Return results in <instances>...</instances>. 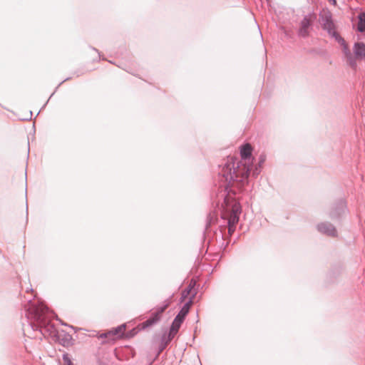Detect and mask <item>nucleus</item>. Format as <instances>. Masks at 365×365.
Masks as SVG:
<instances>
[{"instance_id": "aec40b11", "label": "nucleus", "mask_w": 365, "mask_h": 365, "mask_svg": "<svg viewBox=\"0 0 365 365\" xmlns=\"http://www.w3.org/2000/svg\"><path fill=\"white\" fill-rule=\"evenodd\" d=\"M266 156L264 155H260L259 158L258 165L259 168H262V165L265 162Z\"/></svg>"}, {"instance_id": "423d86ee", "label": "nucleus", "mask_w": 365, "mask_h": 365, "mask_svg": "<svg viewBox=\"0 0 365 365\" xmlns=\"http://www.w3.org/2000/svg\"><path fill=\"white\" fill-rule=\"evenodd\" d=\"M317 230L321 234L329 237H336L337 235L336 227L329 222H322L317 224Z\"/></svg>"}, {"instance_id": "b1692460", "label": "nucleus", "mask_w": 365, "mask_h": 365, "mask_svg": "<svg viewBox=\"0 0 365 365\" xmlns=\"http://www.w3.org/2000/svg\"><path fill=\"white\" fill-rule=\"evenodd\" d=\"M68 79H69L68 78H66L64 81H63L62 82H61V83H59L58 86H59L60 85H61L64 81H68Z\"/></svg>"}, {"instance_id": "39448f33", "label": "nucleus", "mask_w": 365, "mask_h": 365, "mask_svg": "<svg viewBox=\"0 0 365 365\" xmlns=\"http://www.w3.org/2000/svg\"><path fill=\"white\" fill-rule=\"evenodd\" d=\"M316 16L314 14H309L304 16L300 22V27L298 31L299 36L302 38H307L309 35V29L312 25L314 20Z\"/></svg>"}, {"instance_id": "ddd939ff", "label": "nucleus", "mask_w": 365, "mask_h": 365, "mask_svg": "<svg viewBox=\"0 0 365 365\" xmlns=\"http://www.w3.org/2000/svg\"><path fill=\"white\" fill-rule=\"evenodd\" d=\"M196 284V282L192 279L188 285V287L182 292L181 302L184 301V299L187 297L188 294L191 292L192 289Z\"/></svg>"}, {"instance_id": "f8f14e48", "label": "nucleus", "mask_w": 365, "mask_h": 365, "mask_svg": "<svg viewBox=\"0 0 365 365\" xmlns=\"http://www.w3.org/2000/svg\"><path fill=\"white\" fill-rule=\"evenodd\" d=\"M324 31H327V32L328 33V34L330 36H332L333 35H334L336 33H337L336 31V26H335V24L333 21V20L331 19V21H329V23H327L323 28H322Z\"/></svg>"}, {"instance_id": "9b49d317", "label": "nucleus", "mask_w": 365, "mask_h": 365, "mask_svg": "<svg viewBox=\"0 0 365 365\" xmlns=\"http://www.w3.org/2000/svg\"><path fill=\"white\" fill-rule=\"evenodd\" d=\"M358 19L357 30L359 32L363 33L365 31V12L360 13L358 16Z\"/></svg>"}, {"instance_id": "4468645a", "label": "nucleus", "mask_w": 365, "mask_h": 365, "mask_svg": "<svg viewBox=\"0 0 365 365\" xmlns=\"http://www.w3.org/2000/svg\"><path fill=\"white\" fill-rule=\"evenodd\" d=\"M158 321H159V319H158V317H155L153 314L152 316L148 319H147L146 321H145L144 322L142 323V327H143V329H146V328L155 324Z\"/></svg>"}, {"instance_id": "0eeeda50", "label": "nucleus", "mask_w": 365, "mask_h": 365, "mask_svg": "<svg viewBox=\"0 0 365 365\" xmlns=\"http://www.w3.org/2000/svg\"><path fill=\"white\" fill-rule=\"evenodd\" d=\"M346 209V202L341 199L332 207L329 215L332 220L338 219L344 214Z\"/></svg>"}, {"instance_id": "6e6552de", "label": "nucleus", "mask_w": 365, "mask_h": 365, "mask_svg": "<svg viewBox=\"0 0 365 365\" xmlns=\"http://www.w3.org/2000/svg\"><path fill=\"white\" fill-rule=\"evenodd\" d=\"M196 294H197V292H195L192 294V297H190L189 301L187 302L182 306V307L181 308V309L180 310V312H178V314H177V316L175 318L176 322H180V323L183 322L185 317L187 316V314H188V312L190 311V307L192 304L193 299H194L195 296L196 295Z\"/></svg>"}, {"instance_id": "1a4fd4ad", "label": "nucleus", "mask_w": 365, "mask_h": 365, "mask_svg": "<svg viewBox=\"0 0 365 365\" xmlns=\"http://www.w3.org/2000/svg\"><path fill=\"white\" fill-rule=\"evenodd\" d=\"M331 37L334 38L335 39V41L336 42H338L342 47V52L344 56V58L346 57V56H349V58H351V51H350L347 43H346L344 38H342L338 32L336 33L334 35H333Z\"/></svg>"}, {"instance_id": "dca6fc26", "label": "nucleus", "mask_w": 365, "mask_h": 365, "mask_svg": "<svg viewBox=\"0 0 365 365\" xmlns=\"http://www.w3.org/2000/svg\"><path fill=\"white\" fill-rule=\"evenodd\" d=\"M125 325L122 324V325H120V326L115 327L113 330L109 331L108 334H111L112 336H120V335L123 334V332L125 330Z\"/></svg>"}, {"instance_id": "a211bd4d", "label": "nucleus", "mask_w": 365, "mask_h": 365, "mask_svg": "<svg viewBox=\"0 0 365 365\" xmlns=\"http://www.w3.org/2000/svg\"><path fill=\"white\" fill-rule=\"evenodd\" d=\"M62 359L63 361V365H73V362L71 361V359H70L67 353L63 354Z\"/></svg>"}, {"instance_id": "2eb2a0df", "label": "nucleus", "mask_w": 365, "mask_h": 365, "mask_svg": "<svg viewBox=\"0 0 365 365\" xmlns=\"http://www.w3.org/2000/svg\"><path fill=\"white\" fill-rule=\"evenodd\" d=\"M331 19H332V17L329 13L320 15L319 23H320L322 27L323 28Z\"/></svg>"}, {"instance_id": "6ab92c4d", "label": "nucleus", "mask_w": 365, "mask_h": 365, "mask_svg": "<svg viewBox=\"0 0 365 365\" xmlns=\"http://www.w3.org/2000/svg\"><path fill=\"white\" fill-rule=\"evenodd\" d=\"M261 172V168L259 167L258 164L255 166L253 172H252V175L256 178L258 176V175Z\"/></svg>"}, {"instance_id": "393cba45", "label": "nucleus", "mask_w": 365, "mask_h": 365, "mask_svg": "<svg viewBox=\"0 0 365 365\" xmlns=\"http://www.w3.org/2000/svg\"><path fill=\"white\" fill-rule=\"evenodd\" d=\"M66 339H71V336L69 334H67V335L66 336Z\"/></svg>"}, {"instance_id": "7ed1b4c3", "label": "nucleus", "mask_w": 365, "mask_h": 365, "mask_svg": "<svg viewBox=\"0 0 365 365\" xmlns=\"http://www.w3.org/2000/svg\"><path fill=\"white\" fill-rule=\"evenodd\" d=\"M353 52H351V58L346 56L345 60L346 64L354 71L357 68V61L365 59V43L363 42H356L353 46Z\"/></svg>"}, {"instance_id": "f03ea898", "label": "nucleus", "mask_w": 365, "mask_h": 365, "mask_svg": "<svg viewBox=\"0 0 365 365\" xmlns=\"http://www.w3.org/2000/svg\"><path fill=\"white\" fill-rule=\"evenodd\" d=\"M27 324H23V330L26 331V327L33 331H39L43 336L56 335V328L50 322L53 313L42 303L35 304L29 299L24 304Z\"/></svg>"}, {"instance_id": "20e7f679", "label": "nucleus", "mask_w": 365, "mask_h": 365, "mask_svg": "<svg viewBox=\"0 0 365 365\" xmlns=\"http://www.w3.org/2000/svg\"><path fill=\"white\" fill-rule=\"evenodd\" d=\"M228 199L225 197L224 201L228 204ZM227 209L229 211L227 216V224L231 226H235L239 221V215L241 213V206L237 202H232L230 207L227 205Z\"/></svg>"}, {"instance_id": "9d476101", "label": "nucleus", "mask_w": 365, "mask_h": 365, "mask_svg": "<svg viewBox=\"0 0 365 365\" xmlns=\"http://www.w3.org/2000/svg\"><path fill=\"white\" fill-rule=\"evenodd\" d=\"M181 324H182V323H180V322H176L175 319H174V320L172 323V325L170 327V331H169V334L168 336V339L165 343V346H166L167 344L173 339L175 335L178 333Z\"/></svg>"}, {"instance_id": "412c9836", "label": "nucleus", "mask_w": 365, "mask_h": 365, "mask_svg": "<svg viewBox=\"0 0 365 365\" xmlns=\"http://www.w3.org/2000/svg\"><path fill=\"white\" fill-rule=\"evenodd\" d=\"M235 230V226H231L230 225H228V232L231 235L232 232H234Z\"/></svg>"}, {"instance_id": "f3484780", "label": "nucleus", "mask_w": 365, "mask_h": 365, "mask_svg": "<svg viewBox=\"0 0 365 365\" xmlns=\"http://www.w3.org/2000/svg\"><path fill=\"white\" fill-rule=\"evenodd\" d=\"M168 307V304H165V305H163L160 307H158L157 309V310L153 313V314L155 317H158V319L160 320L161 314L165 312V310L167 309Z\"/></svg>"}, {"instance_id": "4be33fe9", "label": "nucleus", "mask_w": 365, "mask_h": 365, "mask_svg": "<svg viewBox=\"0 0 365 365\" xmlns=\"http://www.w3.org/2000/svg\"><path fill=\"white\" fill-rule=\"evenodd\" d=\"M111 335V334H108V331L107 333H104L103 334L101 335V337L102 338H106L108 337V336Z\"/></svg>"}, {"instance_id": "5701e85b", "label": "nucleus", "mask_w": 365, "mask_h": 365, "mask_svg": "<svg viewBox=\"0 0 365 365\" xmlns=\"http://www.w3.org/2000/svg\"><path fill=\"white\" fill-rule=\"evenodd\" d=\"M330 3H331L333 5H336V0H328Z\"/></svg>"}, {"instance_id": "f257e3e1", "label": "nucleus", "mask_w": 365, "mask_h": 365, "mask_svg": "<svg viewBox=\"0 0 365 365\" xmlns=\"http://www.w3.org/2000/svg\"><path fill=\"white\" fill-rule=\"evenodd\" d=\"M252 148L249 143L242 145L240 147V156L242 160L237 163L235 167V158L228 157L224 165H220L219 177L223 182L227 194H235L232 187L235 185L240 189L248 183V178L252 168V160L251 159Z\"/></svg>"}]
</instances>
